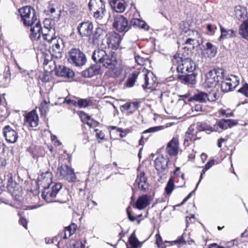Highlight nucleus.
Wrapping results in <instances>:
<instances>
[{"label": "nucleus", "instance_id": "26", "mask_svg": "<svg viewBox=\"0 0 248 248\" xmlns=\"http://www.w3.org/2000/svg\"><path fill=\"white\" fill-rule=\"evenodd\" d=\"M56 74L58 76L72 78L74 75V73L71 69L63 65H59L56 69Z\"/></svg>", "mask_w": 248, "mask_h": 248}, {"label": "nucleus", "instance_id": "45", "mask_svg": "<svg viewBox=\"0 0 248 248\" xmlns=\"http://www.w3.org/2000/svg\"><path fill=\"white\" fill-rule=\"evenodd\" d=\"M231 84L232 89H235L239 83V78L235 75H231L228 77Z\"/></svg>", "mask_w": 248, "mask_h": 248}, {"label": "nucleus", "instance_id": "13", "mask_svg": "<svg viewBox=\"0 0 248 248\" xmlns=\"http://www.w3.org/2000/svg\"><path fill=\"white\" fill-rule=\"evenodd\" d=\"M3 134L7 142L14 143L16 142L18 135L16 130L10 126L6 125L3 128Z\"/></svg>", "mask_w": 248, "mask_h": 248}, {"label": "nucleus", "instance_id": "52", "mask_svg": "<svg viewBox=\"0 0 248 248\" xmlns=\"http://www.w3.org/2000/svg\"><path fill=\"white\" fill-rule=\"evenodd\" d=\"M112 129H115L116 131V132L120 133V136L121 138H123L125 137L126 135L127 132L126 131H124L122 128H117L115 126H112L111 128Z\"/></svg>", "mask_w": 248, "mask_h": 248}, {"label": "nucleus", "instance_id": "44", "mask_svg": "<svg viewBox=\"0 0 248 248\" xmlns=\"http://www.w3.org/2000/svg\"><path fill=\"white\" fill-rule=\"evenodd\" d=\"M174 187V181L172 178H170L168 181L165 187V192L167 195L171 194Z\"/></svg>", "mask_w": 248, "mask_h": 248}, {"label": "nucleus", "instance_id": "21", "mask_svg": "<svg viewBox=\"0 0 248 248\" xmlns=\"http://www.w3.org/2000/svg\"><path fill=\"white\" fill-rule=\"evenodd\" d=\"M107 31L101 27H98L96 29L93 35V40L94 42L98 43L101 45L102 43H105V39L108 36Z\"/></svg>", "mask_w": 248, "mask_h": 248}, {"label": "nucleus", "instance_id": "20", "mask_svg": "<svg viewBox=\"0 0 248 248\" xmlns=\"http://www.w3.org/2000/svg\"><path fill=\"white\" fill-rule=\"evenodd\" d=\"M31 28L30 38L32 40H38L40 39L42 34V31L43 28L41 27L40 21H38L33 26H30Z\"/></svg>", "mask_w": 248, "mask_h": 248}, {"label": "nucleus", "instance_id": "19", "mask_svg": "<svg viewBox=\"0 0 248 248\" xmlns=\"http://www.w3.org/2000/svg\"><path fill=\"white\" fill-rule=\"evenodd\" d=\"M38 116L35 111L29 112L25 116V123L31 127H35L38 124Z\"/></svg>", "mask_w": 248, "mask_h": 248}, {"label": "nucleus", "instance_id": "41", "mask_svg": "<svg viewBox=\"0 0 248 248\" xmlns=\"http://www.w3.org/2000/svg\"><path fill=\"white\" fill-rule=\"evenodd\" d=\"M234 11L235 16L238 19L243 18L247 14L246 9L241 6H236Z\"/></svg>", "mask_w": 248, "mask_h": 248}, {"label": "nucleus", "instance_id": "51", "mask_svg": "<svg viewBox=\"0 0 248 248\" xmlns=\"http://www.w3.org/2000/svg\"><path fill=\"white\" fill-rule=\"evenodd\" d=\"M4 78L6 80H8V81L10 80L11 79V71L10 69V67L8 66H6L5 67L4 73H3Z\"/></svg>", "mask_w": 248, "mask_h": 248}, {"label": "nucleus", "instance_id": "23", "mask_svg": "<svg viewBox=\"0 0 248 248\" xmlns=\"http://www.w3.org/2000/svg\"><path fill=\"white\" fill-rule=\"evenodd\" d=\"M178 78L183 83L187 85H194L196 82V75L193 72L179 75Z\"/></svg>", "mask_w": 248, "mask_h": 248}, {"label": "nucleus", "instance_id": "36", "mask_svg": "<svg viewBox=\"0 0 248 248\" xmlns=\"http://www.w3.org/2000/svg\"><path fill=\"white\" fill-rule=\"evenodd\" d=\"M55 41H53V51H62L64 47L63 40L60 38H55Z\"/></svg>", "mask_w": 248, "mask_h": 248}, {"label": "nucleus", "instance_id": "12", "mask_svg": "<svg viewBox=\"0 0 248 248\" xmlns=\"http://www.w3.org/2000/svg\"><path fill=\"white\" fill-rule=\"evenodd\" d=\"M135 185L137 186L139 189L142 192H146L149 189L147 177L144 171H140L138 173Z\"/></svg>", "mask_w": 248, "mask_h": 248}, {"label": "nucleus", "instance_id": "16", "mask_svg": "<svg viewBox=\"0 0 248 248\" xmlns=\"http://www.w3.org/2000/svg\"><path fill=\"white\" fill-rule=\"evenodd\" d=\"M52 175L49 171H46L40 174L37 179L38 185L43 188L54 184L52 183Z\"/></svg>", "mask_w": 248, "mask_h": 248}, {"label": "nucleus", "instance_id": "33", "mask_svg": "<svg viewBox=\"0 0 248 248\" xmlns=\"http://www.w3.org/2000/svg\"><path fill=\"white\" fill-rule=\"evenodd\" d=\"M106 11L105 9V5L102 7L97 9L95 11L90 13L97 21L101 20L105 16Z\"/></svg>", "mask_w": 248, "mask_h": 248}, {"label": "nucleus", "instance_id": "60", "mask_svg": "<svg viewBox=\"0 0 248 248\" xmlns=\"http://www.w3.org/2000/svg\"><path fill=\"white\" fill-rule=\"evenodd\" d=\"M131 107V104L126 103L121 106V110L122 111L128 110L129 109H130Z\"/></svg>", "mask_w": 248, "mask_h": 248}, {"label": "nucleus", "instance_id": "62", "mask_svg": "<svg viewBox=\"0 0 248 248\" xmlns=\"http://www.w3.org/2000/svg\"><path fill=\"white\" fill-rule=\"evenodd\" d=\"M95 131H96V137L98 138H99L101 140L104 139L105 135L101 131H99L98 129H95Z\"/></svg>", "mask_w": 248, "mask_h": 248}, {"label": "nucleus", "instance_id": "38", "mask_svg": "<svg viewBox=\"0 0 248 248\" xmlns=\"http://www.w3.org/2000/svg\"><path fill=\"white\" fill-rule=\"evenodd\" d=\"M221 89L223 92L227 93L233 90L232 87V84L228 79V78H223L221 81Z\"/></svg>", "mask_w": 248, "mask_h": 248}, {"label": "nucleus", "instance_id": "50", "mask_svg": "<svg viewBox=\"0 0 248 248\" xmlns=\"http://www.w3.org/2000/svg\"><path fill=\"white\" fill-rule=\"evenodd\" d=\"M238 92L246 97H248V84H244L243 87L238 90Z\"/></svg>", "mask_w": 248, "mask_h": 248}, {"label": "nucleus", "instance_id": "29", "mask_svg": "<svg viewBox=\"0 0 248 248\" xmlns=\"http://www.w3.org/2000/svg\"><path fill=\"white\" fill-rule=\"evenodd\" d=\"M105 5L103 0H90L88 3V8L90 13Z\"/></svg>", "mask_w": 248, "mask_h": 248}, {"label": "nucleus", "instance_id": "43", "mask_svg": "<svg viewBox=\"0 0 248 248\" xmlns=\"http://www.w3.org/2000/svg\"><path fill=\"white\" fill-rule=\"evenodd\" d=\"M128 242L131 247L134 248H137L140 243L134 232L130 235L128 239Z\"/></svg>", "mask_w": 248, "mask_h": 248}, {"label": "nucleus", "instance_id": "53", "mask_svg": "<svg viewBox=\"0 0 248 248\" xmlns=\"http://www.w3.org/2000/svg\"><path fill=\"white\" fill-rule=\"evenodd\" d=\"M135 59L136 62L139 65H143L144 64L146 60L143 58L140 57V55H136L135 56Z\"/></svg>", "mask_w": 248, "mask_h": 248}, {"label": "nucleus", "instance_id": "32", "mask_svg": "<svg viewBox=\"0 0 248 248\" xmlns=\"http://www.w3.org/2000/svg\"><path fill=\"white\" fill-rule=\"evenodd\" d=\"M239 33L242 38L248 40V19L244 21L240 25Z\"/></svg>", "mask_w": 248, "mask_h": 248}, {"label": "nucleus", "instance_id": "35", "mask_svg": "<svg viewBox=\"0 0 248 248\" xmlns=\"http://www.w3.org/2000/svg\"><path fill=\"white\" fill-rule=\"evenodd\" d=\"M221 35L219 40L223 38H233L235 36V32L232 30H226L220 25Z\"/></svg>", "mask_w": 248, "mask_h": 248}, {"label": "nucleus", "instance_id": "63", "mask_svg": "<svg viewBox=\"0 0 248 248\" xmlns=\"http://www.w3.org/2000/svg\"><path fill=\"white\" fill-rule=\"evenodd\" d=\"M19 223L26 229H27V221L26 219L23 217H20Z\"/></svg>", "mask_w": 248, "mask_h": 248}, {"label": "nucleus", "instance_id": "2", "mask_svg": "<svg viewBox=\"0 0 248 248\" xmlns=\"http://www.w3.org/2000/svg\"><path fill=\"white\" fill-rule=\"evenodd\" d=\"M92 60L96 63H102L106 67H111L116 62L114 52L107 53L103 49H97L92 54Z\"/></svg>", "mask_w": 248, "mask_h": 248}, {"label": "nucleus", "instance_id": "17", "mask_svg": "<svg viewBox=\"0 0 248 248\" xmlns=\"http://www.w3.org/2000/svg\"><path fill=\"white\" fill-rule=\"evenodd\" d=\"M179 148V140L177 138L173 137L168 143L166 150L170 155L174 156L178 154Z\"/></svg>", "mask_w": 248, "mask_h": 248}, {"label": "nucleus", "instance_id": "48", "mask_svg": "<svg viewBox=\"0 0 248 248\" xmlns=\"http://www.w3.org/2000/svg\"><path fill=\"white\" fill-rule=\"evenodd\" d=\"M90 104V102L86 99H80L78 100L77 106L79 108H85L88 107Z\"/></svg>", "mask_w": 248, "mask_h": 248}, {"label": "nucleus", "instance_id": "6", "mask_svg": "<svg viewBox=\"0 0 248 248\" xmlns=\"http://www.w3.org/2000/svg\"><path fill=\"white\" fill-rule=\"evenodd\" d=\"M62 188V185L60 183H54L51 186L44 187V190L42 192V197L47 202H52Z\"/></svg>", "mask_w": 248, "mask_h": 248}, {"label": "nucleus", "instance_id": "24", "mask_svg": "<svg viewBox=\"0 0 248 248\" xmlns=\"http://www.w3.org/2000/svg\"><path fill=\"white\" fill-rule=\"evenodd\" d=\"M117 61L111 67H106L108 69V71L106 73L109 77L118 78L120 77L123 74V69L121 66H117Z\"/></svg>", "mask_w": 248, "mask_h": 248}, {"label": "nucleus", "instance_id": "42", "mask_svg": "<svg viewBox=\"0 0 248 248\" xmlns=\"http://www.w3.org/2000/svg\"><path fill=\"white\" fill-rule=\"evenodd\" d=\"M193 128L192 127V126H190L187 131L186 132V135H185V138L184 139V144H187V145H188L189 143V141H192V140H195V139H194V135L193 134H192V132L193 131Z\"/></svg>", "mask_w": 248, "mask_h": 248}, {"label": "nucleus", "instance_id": "56", "mask_svg": "<svg viewBox=\"0 0 248 248\" xmlns=\"http://www.w3.org/2000/svg\"><path fill=\"white\" fill-rule=\"evenodd\" d=\"M215 164V160H211L210 161H208L206 164L205 165L204 169H205V170H208L209 169H210Z\"/></svg>", "mask_w": 248, "mask_h": 248}, {"label": "nucleus", "instance_id": "25", "mask_svg": "<svg viewBox=\"0 0 248 248\" xmlns=\"http://www.w3.org/2000/svg\"><path fill=\"white\" fill-rule=\"evenodd\" d=\"M100 66L97 64L91 65L87 69L82 72V75L85 78L92 77L95 75L99 74L100 72Z\"/></svg>", "mask_w": 248, "mask_h": 248}, {"label": "nucleus", "instance_id": "15", "mask_svg": "<svg viewBox=\"0 0 248 248\" xmlns=\"http://www.w3.org/2000/svg\"><path fill=\"white\" fill-rule=\"evenodd\" d=\"M93 28L92 23L87 21L80 23L78 27V30L81 36L88 37L93 33Z\"/></svg>", "mask_w": 248, "mask_h": 248}, {"label": "nucleus", "instance_id": "54", "mask_svg": "<svg viewBox=\"0 0 248 248\" xmlns=\"http://www.w3.org/2000/svg\"><path fill=\"white\" fill-rule=\"evenodd\" d=\"M220 114L223 116H226V117H229L233 116V113L227 112V110L225 109H221L220 110Z\"/></svg>", "mask_w": 248, "mask_h": 248}, {"label": "nucleus", "instance_id": "30", "mask_svg": "<svg viewBox=\"0 0 248 248\" xmlns=\"http://www.w3.org/2000/svg\"><path fill=\"white\" fill-rule=\"evenodd\" d=\"M48 57V56L45 57L43 64L44 65L45 70L48 72H50L53 70H56L57 66L56 64L55 61L51 59L49 60L47 58Z\"/></svg>", "mask_w": 248, "mask_h": 248}, {"label": "nucleus", "instance_id": "47", "mask_svg": "<svg viewBox=\"0 0 248 248\" xmlns=\"http://www.w3.org/2000/svg\"><path fill=\"white\" fill-rule=\"evenodd\" d=\"M82 119H86V123L87 124H88L90 126H92L93 125H95L96 122L92 120L90 117L87 115L86 113H83L82 115L81 116Z\"/></svg>", "mask_w": 248, "mask_h": 248}, {"label": "nucleus", "instance_id": "31", "mask_svg": "<svg viewBox=\"0 0 248 248\" xmlns=\"http://www.w3.org/2000/svg\"><path fill=\"white\" fill-rule=\"evenodd\" d=\"M130 26H132L135 28L142 29L145 30H148L149 29V26L146 23L139 18H133L131 19Z\"/></svg>", "mask_w": 248, "mask_h": 248}, {"label": "nucleus", "instance_id": "64", "mask_svg": "<svg viewBox=\"0 0 248 248\" xmlns=\"http://www.w3.org/2000/svg\"><path fill=\"white\" fill-rule=\"evenodd\" d=\"M16 66L17 68L19 69V70L20 71V72L21 73H22V74H28V73H27V70L25 69H24L23 67H22L21 66H20L16 62Z\"/></svg>", "mask_w": 248, "mask_h": 248}, {"label": "nucleus", "instance_id": "3", "mask_svg": "<svg viewBox=\"0 0 248 248\" xmlns=\"http://www.w3.org/2000/svg\"><path fill=\"white\" fill-rule=\"evenodd\" d=\"M172 61L173 65L176 67L177 72L181 74L192 73L195 69L194 62L189 58L182 59L174 55Z\"/></svg>", "mask_w": 248, "mask_h": 248}, {"label": "nucleus", "instance_id": "11", "mask_svg": "<svg viewBox=\"0 0 248 248\" xmlns=\"http://www.w3.org/2000/svg\"><path fill=\"white\" fill-rule=\"evenodd\" d=\"M60 176L62 178L69 182H75L76 176L72 168L67 165H62L59 169Z\"/></svg>", "mask_w": 248, "mask_h": 248}, {"label": "nucleus", "instance_id": "49", "mask_svg": "<svg viewBox=\"0 0 248 248\" xmlns=\"http://www.w3.org/2000/svg\"><path fill=\"white\" fill-rule=\"evenodd\" d=\"M163 126H155L151 127L146 130H145L143 134H146L148 133H154L158 131H159L161 129H162Z\"/></svg>", "mask_w": 248, "mask_h": 248}, {"label": "nucleus", "instance_id": "40", "mask_svg": "<svg viewBox=\"0 0 248 248\" xmlns=\"http://www.w3.org/2000/svg\"><path fill=\"white\" fill-rule=\"evenodd\" d=\"M76 227L77 225L74 223L65 227L64 229V235L63 237V239H67L74 234L76 230Z\"/></svg>", "mask_w": 248, "mask_h": 248}, {"label": "nucleus", "instance_id": "34", "mask_svg": "<svg viewBox=\"0 0 248 248\" xmlns=\"http://www.w3.org/2000/svg\"><path fill=\"white\" fill-rule=\"evenodd\" d=\"M156 238V244L158 248H166V244L169 243L171 245H173L176 244L178 243V241H165L164 242L163 241L162 237L159 234H156L155 235Z\"/></svg>", "mask_w": 248, "mask_h": 248}, {"label": "nucleus", "instance_id": "57", "mask_svg": "<svg viewBox=\"0 0 248 248\" xmlns=\"http://www.w3.org/2000/svg\"><path fill=\"white\" fill-rule=\"evenodd\" d=\"M216 96L217 94L216 93H210L209 94H208V98H207V100L210 102L215 101L217 99Z\"/></svg>", "mask_w": 248, "mask_h": 248}, {"label": "nucleus", "instance_id": "8", "mask_svg": "<svg viewBox=\"0 0 248 248\" xmlns=\"http://www.w3.org/2000/svg\"><path fill=\"white\" fill-rule=\"evenodd\" d=\"M121 36L115 32L110 33L105 39V43L101 44L103 47L111 48L112 49H117L121 42Z\"/></svg>", "mask_w": 248, "mask_h": 248}, {"label": "nucleus", "instance_id": "18", "mask_svg": "<svg viewBox=\"0 0 248 248\" xmlns=\"http://www.w3.org/2000/svg\"><path fill=\"white\" fill-rule=\"evenodd\" d=\"M42 35L44 40L49 43H51L55 40V29L51 27H46L44 25L43 29L42 31Z\"/></svg>", "mask_w": 248, "mask_h": 248}, {"label": "nucleus", "instance_id": "37", "mask_svg": "<svg viewBox=\"0 0 248 248\" xmlns=\"http://www.w3.org/2000/svg\"><path fill=\"white\" fill-rule=\"evenodd\" d=\"M197 128L198 130L200 131H205L207 132H209L210 133L211 132H215V130H217V129H215L214 125L213 126H211L209 125H208L205 123H198L197 124Z\"/></svg>", "mask_w": 248, "mask_h": 248}, {"label": "nucleus", "instance_id": "5", "mask_svg": "<svg viewBox=\"0 0 248 248\" xmlns=\"http://www.w3.org/2000/svg\"><path fill=\"white\" fill-rule=\"evenodd\" d=\"M69 62L76 66H81L86 62L85 55L78 49L72 48L67 55Z\"/></svg>", "mask_w": 248, "mask_h": 248}, {"label": "nucleus", "instance_id": "46", "mask_svg": "<svg viewBox=\"0 0 248 248\" xmlns=\"http://www.w3.org/2000/svg\"><path fill=\"white\" fill-rule=\"evenodd\" d=\"M185 44L189 45L192 46L193 48H194L195 46H198L200 45L199 41L197 38H189L186 39L185 42Z\"/></svg>", "mask_w": 248, "mask_h": 248}, {"label": "nucleus", "instance_id": "10", "mask_svg": "<svg viewBox=\"0 0 248 248\" xmlns=\"http://www.w3.org/2000/svg\"><path fill=\"white\" fill-rule=\"evenodd\" d=\"M237 124V121L233 119H224L217 120L214 124L215 132H221L223 130L231 128Z\"/></svg>", "mask_w": 248, "mask_h": 248}, {"label": "nucleus", "instance_id": "61", "mask_svg": "<svg viewBox=\"0 0 248 248\" xmlns=\"http://www.w3.org/2000/svg\"><path fill=\"white\" fill-rule=\"evenodd\" d=\"M129 208H127L126 211H127V214L128 217L129 219L131 221H134L136 219V218L135 217L132 215V212L129 210Z\"/></svg>", "mask_w": 248, "mask_h": 248}, {"label": "nucleus", "instance_id": "14", "mask_svg": "<svg viewBox=\"0 0 248 248\" xmlns=\"http://www.w3.org/2000/svg\"><path fill=\"white\" fill-rule=\"evenodd\" d=\"M169 161V158L166 156H159L155 160V166L157 172L159 173H163L168 169V164Z\"/></svg>", "mask_w": 248, "mask_h": 248}, {"label": "nucleus", "instance_id": "59", "mask_svg": "<svg viewBox=\"0 0 248 248\" xmlns=\"http://www.w3.org/2000/svg\"><path fill=\"white\" fill-rule=\"evenodd\" d=\"M207 29L211 33H214L217 30V28L216 26L211 24H208L207 26Z\"/></svg>", "mask_w": 248, "mask_h": 248}, {"label": "nucleus", "instance_id": "28", "mask_svg": "<svg viewBox=\"0 0 248 248\" xmlns=\"http://www.w3.org/2000/svg\"><path fill=\"white\" fill-rule=\"evenodd\" d=\"M204 50L207 56L212 58L214 57L217 53V47L210 42H207L203 46Z\"/></svg>", "mask_w": 248, "mask_h": 248}, {"label": "nucleus", "instance_id": "4", "mask_svg": "<svg viewBox=\"0 0 248 248\" xmlns=\"http://www.w3.org/2000/svg\"><path fill=\"white\" fill-rule=\"evenodd\" d=\"M22 21L25 26H33L38 21L35 10L31 6H25L19 10Z\"/></svg>", "mask_w": 248, "mask_h": 248}, {"label": "nucleus", "instance_id": "22", "mask_svg": "<svg viewBox=\"0 0 248 248\" xmlns=\"http://www.w3.org/2000/svg\"><path fill=\"white\" fill-rule=\"evenodd\" d=\"M112 9L117 13H123L126 8V3L124 0H109Z\"/></svg>", "mask_w": 248, "mask_h": 248}, {"label": "nucleus", "instance_id": "39", "mask_svg": "<svg viewBox=\"0 0 248 248\" xmlns=\"http://www.w3.org/2000/svg\"><path fill=\"white\" fill-rule=\"evenodd\" d=\"M207 98H208V94L205 93L201 92L194 94L190 99L201 103H204L206 102Z\"/></svg>", "mask_w": 248, "mask_h": 248}, {"label": "nucleus", "instance_id": "55", "mask_svg": "<svg viewBox=\"0 0 248 248\" xmlns=\"http://www.w3.org/2000/svg\"><path fill=\"white\" fill-rule=\"evenodd\" d=\"M192 109L193 111H202L203 110L202 106L201 104H196L192 108Z\"/></svg>", "mask_w": 248, "mask_h": 248}, {"label": "nucleus", "instance_id": "58", "mask_svg": "<svg viewBox=\"0 0 248 248\" xmlns=\"http://www.w3.org/2000/svg\"><path fill=\"white\" fill-rule=\"evenodd\" d=\"M51 139L52 141L54 142L55 145L59 146L61 145V142L57 139V137L56 136L52 135L51 136Z\"/></svg>", "mask_w": 248, "mask_h": 248}, {"label": "nucleus", "instance_id": "27", "mask_svg": "<svg viewBox=\"0 0 248 248\" xmlns=\"http://www.w3.org/2000/svg\"><path fill=\"white\" fill-rule=\"evenodd\" d=\"M149 198L148 195H144L139 197L136 202V208L140 210L146 208L149 204Z\"/></svg>", "mask_w": 248, "mask_h": 248}, {"label": "nucleus", "instance_id": "9", "mask_svg": "<svg viewBox=\"0 0 248 248\" xmlns=\"http://www.w3.org/2000/svg\"><path fill=\"white\" fill-rule=\"evenodd\" d=\"M113 26L119 32H126L129 30L130 27L127 19L122 15L115 17Z\"/></svg>", "mask_w": 248, "mask_h": 248}, {"label": "nucleus", "instance_id": "7", "mask_svg": "<svg viewBox=\"0 0 248 248\" xmlns=\"http://www.w3.org/2000/svg\"><path fill=\"white\" fill-rule=\"evenodd\" d=\"M224 76V72L222 69H213L207 74L205 83L208 87L216 86L223 79Z\"/></svg>", "mask_w": 248, "mask_h": 248}, {"label": "nucleus", "instance_id": "1", "mask_svg": "<svg viewBox=\"0 0 248 248\" xmlns=\"http://www.w3.org/2000/svg\"><path fill=\"white\" fill-rule=\"evenodd\" d=\"M138 77L141 81L144 82V84L142 85L144 89H151L155 82L153 73L144 69L140 72H133L128 77L125 83L126 86L128 87H133Z\"/></svg>", "mask_w": 248, "mask_h": 248}]
</instances>
